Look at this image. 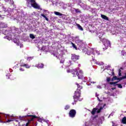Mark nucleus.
<instances>
[{
  "instance_id": "nucleus-1",
  "label": "nucleus",
  "mask_w": 126,
  "mask_h": 126,
  "mask_svg": "<svg viewBox=\"0 0 126 126\" xmlns=\"http://www.w3.org/2000/svg\"><path fill=\"white\" fill-rule=\"evenodd\" d=\"M21 121H24L23 119L27 118L28 119V123L26 124L25 126H36L38 125L37 122H35V124L34 123L35 119H38V117L36 115H28L27 116H19V117Z\"/></svg>"
},
{
  "instance_id": "nucleus-2",
  "label": "nucleus",
  "mask_w": 126,
  "mask_h": 126,
  "mask_svg": "<svg viewBox=\"0 0 126 126\" xmlns=\"http://www.w3.org/2000/svg\"><path fill=\"white\" fill-rule=\"evenodd\" d=\"M26 4L28 7L32 6L35 9H40V5L37 3L35 0H26Z\"/></svg>"
},
{
  "instance_id": "nucleus-3",
  "label": "nucleus",
  "mask_w": 126,
  "mask_h": 126,
  "mask_svg": "<svg viewBox=\"0 0 126 126\" xmlns=\"http://www.w3.org/2000/svg\"><path fill=\"white\" fill-rule=\"evenodd\" d=\"M80 95H81V91H75L74 94L73 95L74 102H76V100H78V99L80 98Z\"/></svg>"
},
{
  "instance_id": "nucleus-4",
  "label": "nucleus",
  "mask_w": 126,
  "mask_h": 126,
  "mask_svg": "<svg viewBox=\"0 0 126 126\" xmlns=\"http://www.w3.org/2000/svg\"><path fill=\"white\" fill-rule=\"evenodd\" d=\"M66 71L68 73H72L73 75V77H76L77 75V73L78 72V71L76 69H68L66 70Z\"/></svg>"
},
{
  "instance_id": "nucleus-5",
  "label": "nucleus",
  "mask_w": 126,
  "mask_h": 126,
  "mask_svg": "<svg viewBox=\"0 0 126 126\" xmlns=\"http://www.w3.org/2000/svg\"><path fill=\"white\" fill-rule=\"evenodd\" d=\"M68 115L70 118H75V116H76V110L74 109H71L69 111Z\"/></svg>"
},
{
  "instance_id": "nucleus-6",
  "label": "nucleus",
  "mask_w": 126,
  "mask_h": 126,
  "mask_svg": "<svg viewBox=\"0 0 126 126\" xmlns=\"http://www.w3.org/2000/svg\"><path fill=\"white\" fill-rule=\"evenodd\" d=\"M103 45L105 46V47H103V51H105V50H107L108 49V47H111V42L109 40H106L105 43H103Z\"/></svg>"
},
{
  "instance_id": "nucleus-7",
  "label": "nucleus",
  "mask_w": 126,
  "mask_h": 126,
  "mask_svg": "<svg viewBox=\"0 0 126 126\" xmlns=\"http://www.w3.org/2000/svg\"><path fill=\"white\" fill-rule=\"evenodd\" d=\"M77 76H78V79H83V78H84V77L83 76V71H82V70H80L78 72Z\"/></svg>"
},
{
  "instance_id": "nucleus-8",
  "label": "nucleus",
  "mask_w": 126,
  "mask_h": 126,
  "mask_svg": "<svg viewBox=\"0 0 126 126\" xmlns=\"http://www.w3.org/2000/svg\"><path fill=\"white\" fill-rule=\"evenodd\" d=\"M71 60L73 62H76V61H78V60H79V56L75 54H72Z\"/></svg>"
},
{
  "instance_id": "nucleus-9",
  "label": "nucleus",
  "mask_w": 126,
  "mask_h": 126,
  "mask_svg": "<svg viewBox=\"0 0 126 126\" xmlns=\"http://www.w3.org/2000/svg\"><path fill=\"white\" fill-rule=\"evenodd\" d=\"M2 120V117L1 116H0V123L1 124H6V123H10V122H12V120H8L7 121H3Z\"/></svg>"
},
{
  "instance_id": "nucleus-10",
  "label": "nucleus",
  "mask_w": 126,
  "mask_h": 126,
  "mask_svg": "<svg viewBox=\"0 0 126 126\" xmlns=\"http://www.w3.org/2000/svg\"><path fill=\"white\" fill-rule=\"evenodd\" d=\"M20 66H23V67H26V68H30L31 66L28 64H21Z\"/></svg>"
},
{
  "instance_id": "nucleus-11",
  "label": "nucleus",
  "mask_w": 126,
  "mask_h": 126,
  "mask_svg": "<svg viewBox=\"0 0 126 126\" xmlns=\"http://www.w3.org/2000/svg\"><path fill=\"white\" fill-rule=\"evenodd\" d=\"M76 85L77 86V91H81L80 90L82 89V86L78 84V83H76Z\"/></svg>"
},
{
  "instance_id": "nucleus-12",
  "label": "nucleus",
  "mask_w": 126,
  "mask_h": 126,
  "mask_svg": "<svg viewBox=\"0 0 126 126\" xmlns=\"http://www.w3.org/2000/svg\"><path fill=\"white\" fill-rule=\"evenodd\" d=\"M101 17L103 19H104L105 20H107V21H109V18L107 17V16L104 15H101Z\"/></svg>"
},
{
  "instance_id": "nucleus-13",
  "label": "nucleus",
  "mask_w": 126,
  "mask_h": 126,
  "mask_svg": "<svg viewBox=\"0 0 126 126\" xmlns=\"http://www.w3.org/2000/svg\"><path fill=\"white\" fill-rule=\"evenodd\" d=\"M119 81H117L116 82H110L109 83V84H110V85H113V86L115 87V86H117V83H119Z\"/></svg>"
},
{
  "instance_id": "nucleus-14",
  "label": "nucleus",
  "mask_w": 126,
  "mask_h": 126,
  "mask_svg": "<svg viewBox=\"0 0 126 126\" xmlns=\"http://www.w3.org/2000/svg\"><path fill=\"white\" fill-rule=\"evenodd\" d=\"M97 110H98V108H94L93 109L92 111H91V114L92 115H95Z\"/></svg>"
},
{
  "instance_id": "nucleus-15",
  "label": "nucleus",
  "mask_w": 126,
  "mask_h": 126,
  "mask_svg": "<svg viewBox=\"0 0 126 126\" xmlns=\"http://www.w3.org/2000/svg\"><path fill=\"white\" fill-rule=\"evenodd\" d=\"M36 66L38 67V68H43V67H44V64L39 63L38 64L36 65Z\"/></svg>"
},
{
  "instance_id": "nucleus-16",
  "label": "nucleus",
  "mask_w": 126,
  "mask_h": 126,
  "mask_svg": "<svg viewBox=\"0 0 126 126\" xmlns=\"http://www.w3.org/2000/svg\"><path fill=\"white\" fill-rule=\"evenodd\" d=\"M121 124H123V125H126V117L123 118L121 121Z\"/></svg>"
},
{
  "instance_id": "nucleus-17",
  "label": "nucleus",
  "mask_w": 126,
  "mask_h": 126,
  "mask_svg": "<svg viewBox=\"0 0 126 126\" xmlns=\"http://www.w3.org/2000/svg\"><path fill=\"white\" fill-rule=\"evenodd\" d=\"M41 16L45 18L46 21H49V19L46 16V15H44V14H41Z\"/></svg>"
},
{
  "instance_id": "nucleus-18",
  "label": "nucleus",
  "mask_w": 126,
  "mask_h": 126,
  "mask_svg": "<svg viewBox=\"0 0 126 126\" xmlns=\"http://www.w3.org/2000/svg\"><path fill=\"white\" fill-rule=\"evenodd\" d=\"M71 44L72 45V47H73L74 49H75V50H77V47H76V45H75L74 43H73V42H71Z\"/></svg>"
},
{
  "instance_id": "nucleus-19",
  "label": "nucleus",
  "mask_w": 126,
  "mask_h": 126,
  "mask_svg": "<svg viewBox=\"0 0 126 126\" xmlns=\"http://www.w3.org/2000/svg\"><path fill=\"white\" fill-rule=\"evenodd\" d=\"M54 13L56 14V15H58L59 16H62V15H63V14L59 12H54Z\"/></svg>"
},
{
  "instance_id": "nucleus-20",
  "label": "nucleus",
  "mask_w": 126,
  "mask_h": 126,
  "mask_svg": "<svg viewBox=\"0 0 126 126\" xmlns=\"http://www.w3.org/2000/svg\"><path fill=\"white\" fill-rule=\"evenodd\" d=\"M77 27L78 28V29H79V30H81V31H83V28H82V27H81V26H80V25L78 24Z\"/></svg>"
},
{
  "instance_id": "nucleus-21",
  "label": "nucleus",
  "mask_w": 126,
  "mask_h": 126,
  "mask_svg": "<svg viewBox=\"0 0 126 126\" xmlns=\"http://www.w3.org/2000/svg\"><path fill=\"white\" fill-rule=\"evenodd\" d=\"M10 79H11V80H14V79H15V77H14V76H13V75H10L9 76V78Z\"/></svg>"
},
{
  "instance_id": "nucleus-22",
  "label": "nucleus",
  "mask_w": 126,
  "mask_h": 126,
  "mask_svg": "<svg viewBox=\"0 0 126 126\" xmlns=\"http://www.w3.org/2000/svg\"><path fill=\"white\" fill-rule=\"evenodd\" d=\"M126 79V77L125 76L121 77V78H117V80H119V81H121V80H123V79Z\"/></svg>"
},
{
  "instance_id": "nucleus-23",
  "label": "nucleus",
  "mask_w": 126,
  "mask_h": 126,
  "mask_svg": "<svg viewBox=\"0 0 126 126\" xmlns=\"http://www.w3.org/2000/svg\"><path fill=\"white\" fill-rule=\"evenodd\" d=\"M0 115H4L5 117V119H7L8 117H9V115L8 114H5L3 113H0Z\"/></svg>"
},
{
  "instance_id": "nucleus-24",
  "label": "nucleus",
  "mask_w": 126,
  "mask_h": 126,
  "mask_svg": "<svg viewBox=\"0 0 126 126\" xmlns=\"http://www.w3.org/2000/svg\"><path fill=\"white\" fill-rule=\"evenodd\" d=\"M0 27L1 28H6L7 26L6 25H4V24H1Z\"/></svg>"
},
{
  "instance_id": "nucleus-25",
  "label": "nucleus",
  "mask_w": 126,
  "mask_h": 126,
  "mask_svg": "<svg viewBox=\"0 0 126 126\" xmlns=\"http://www.w3.org/2000/svg\"><path fill=\"white\" fill-rule=\"evenodd\" d=\"M70 108V106L69 105H66L64 107V110H66V111L69 109Z\"/></svg>"
},
{
  "instance_id": "nucleus-26",
  "label": "nucleus",
  "mask_w": 126,
  "mask_h": 126,
  "mask_svg": "<svg viewBox=\"0 0 126 126\" xmlns=\"http://www.w3.org/2000/svg\"><path fill=\"white\" fill-rule=\"evenodd\" d=\"M30 38H31V39H35V36L34 35V34L31 33L30 34Z\"/></svg>"
},
{
  "instance_id": "nucleus-27",
  "label": "nucleus",
  "mask_w": 126,
  "mask_h": 126,
  "mask_svg": "<svg viewBox=\"0 0 126 126\" xmlns=\"http://www.w3.org/2000/svg\"><path fill=\"white\" fill-rule=\"evenodd\" d=\"M106 81H107V82H110V81H111V78L107 77L106 78Z\"/></svg>"
},
{
  "instance_id": "nucleus-28",
  "label": "nucleus",
  "mask_w": 126,
  "mask_h": 126,
  "mask_svg": "<svg viewBox=\"0 0 126 126\" xmlns=\"http://www.w3.org/2000/svg\"><path fill=\"white\" fill-rule=\"evenodd\" d=\"M117 85L118 87V88H123V86L121 84H117Z\"/></svg>"
},
{
  "instance_id": "nucleus-29",
  "label": "nucleus",
  "mask_w": 126,
  "mask_h": 126,
  "mask_svg": "<svg viewBox=\"0 0 126 126\" xmlns=\"http://www.w3.org/2000/svg\"><path fill=\"white\" fill-rule=\"evenodd\" d=\"M75 11L77 13H81V11L80 10H79V9H77L75 10Z\"/></svg>"
},
{
  "instance_id": "nucleus-30",
  "label": "nucleus",
  "mask_w": 126,
  "mask_h": 126,
  "mask_svg": "<svg viewBox=\"0 0 126 126\" xmlns=\"http://www.w3.org/2000/svg\"><path fill=\"white\" fill-rule=\"evenodd\" d=\"M106 106V104H104L103 106H101L100 108H99V109L100 111H102V110H103V109H104V107Z\"/></svg>"
},
{
  "instance_id": "nucleus-31",
  "label": "nucleus",
  "mask_w": 126,
  "mask_h": 126,
  "mask_svg": "<svg viewBox=\"0 0 126 126\" xmlns=\"http://www.w3.org/2000/svg\"><path fill=\"white\" fill-rule=\"evenodd\" d=\"M31 60H33V57H28V61H31Z\"/></svg>"
},
{
  "instance_id": "nucleus-32",
  "label": "nucleus",
  "mask_w": 126,
  "mask_h": 126,
  "mask_svg": "<svg viewBox=\"0 0 126 126\" xmlns=\"http://www.w3.org/2000/svg\"><path fill=\"white\" fill-rule=\"evenodd\" d=\"M113 78H114V80H118V77L116 76H114Z\"/></svg>"
},
{
  "instance_id": "nucleus-33",
  "label": "nucleus",
  "mask_w": 126,
  "mask_h": 126,
  "mask_svg": "<svg viewBox=\"0 0 126 126\" xmlns=\"http://www.w3.org/2000/svg\"><path fill=\"white\" fill-rule=\"evenodd\" d=\"M20 71H24L25 70L23 69V68H20Z\"/></svg>"
},
{
  "instance_id": "nucleus-34",
  "label": "nucleus",
  "mask_w": 126,
  "mask_h": 126,
  "mask_svg": "<svg viewBox=\"0 0 126 126\" xmlns=\"http://www.w3.org/2000/svg\"><path fill=\"white\" fill-rule=\"evenodd\" d=\"M64 63V60L60 61V63Z\"/></svg>"
},
{
  "instance_id": "nucleus-35",
  "label": "nucleus",
  "mask_w": 126,
  "mask_h": 126,
  "mask_svg": "<svg viewBox=\"0 0 126 126\" xmlns=\"http://www.w3.org/2000/svg\"><path fill=\"white\" fill-rule=\"evenodd\" d=\"M97 114H99V113H101V110L99 109L97 111Z\"/></svg>"
},
{
  "instance_id": "nucleus-36",
  "label": "nucleus",
  "mask_w": 126,
  "mask_h": 126,
  "mask_svg": "<svg viewBox=\"0 0 126 126\" xmlns=\"http://www.w3.org/2000/svg\"><path fill=\"white\" fill-rule=\"evenodd\" d=\"M118 74H119V76H122V73L121 72H119Z\"/></svg>"
},
{
  "instance_id": "nucleus-37",
  "label": "nucleus",
  "mask_w": 126,
  "mask_h": 126,
  "mask_svg": "<svg viewBox=\"0 0 126 126\" xmlns=\"http://www.w3.org/2000/svg\"><path fill=\"white\" fill-rule=\"evenodd\" d=\"M16 123H18L19 126L20 125V123L18 122V120H15Z\"/></svg>"
},
{
  "instance_id": "nucleus-38",
  "label": "nucleus",
  "mask_w": 126,
  "mask_h": 126,
  "mask_svg": "<svg viewBox=\"0 0 126 126\" xmlns=\"http://www.w3.org/2000/svg\"><path fill=\"white\" fill-rule=\"evenodd\" d=\"M111 89H112V90H115L116 89V87H115V88H112Z\"/></svg>"
},
{
  "instance_id": "nucleus-39",
  "label": "nucleus",
  "mask_w": 126,
  "mask_h": 126,
  "mask_svg": "<svg viewBox=\"0 0 126 126\" xmlns=\"http://www.w3.org/2000/svg\"><path fill=\"white\" fill-rule=\"evenodd\" d=\"M96 118H98V115H96L94 117V119H96Z\"/></svg>"
},
{
  "instance_id": "nucleus-40",
  "label": "nucleus",
  "mask_w": 126,
  "mask_h": 126,
  "mask_svg": "<svg viewBox=\"0 0 126 126\" xmlns=\"http://www.w3.org/2000/svg\"><path fill=\"white\" fill-rule=\"evenodd\" d=\"M111 80V81H114V80H115V79L113 78H112Z\"/></svg>"
},
{
  "instance_id": "nucleus-41",
  "label": "nucleus",
  "mask_w": 126,
  "mask_h": 126,
  "mask_svg": "<svg viewBox=\"0 0 126 126\" xmlns=\"http://www.w3.org/2000/svg\"><path fill=\"white\" fill-rule=\"evenodd\" d=\"M122 72V70H121V69H119V72Z\"/></svg>"
},
{
  "instance_id": "nucleus-42",
  "label": "nucleus",
  "mask_w": 126,
  "mask_h": 126,
  "mask_svg": "<svg viewBox=\"0 0 126 126\" xmlns=\"http://www.w3.org/2000/svg\"><path fill=\"white\" fill-rule=\"evenodd\" d=\"M39 122H41V120H38Z\"/></svg>"
},
{
  "instance_id": "nucleus-43",
  "label": "nucleus",
  "mask_w": 126,
  "mask_h": 126,
  "mask_svg": "<svg viewBox=\"0 0 126 126\" xmlns=\"http://www.w3.org/2000/svg\"><path fill=\"white\" fill-rule=\"evenodd\" d=\"M72 105H74V103H72Z\"/></svg>"
},
{
  "instance_id": "nucleus-44",
  "label": "nucleus",
  "mask_w": 126,
  "mask_h": 126,
  "mask_svg": "<svg viewBox=\"0 0 126 126\" xmlns=\"http://www.w3.org/2000/svg\"><path fill=\"white\" fill-rule=\"evenodd\" d=\"M0 17H1V15H0Z\"/></svg>"
},
{
  "instance_id": "nucleus-45",
  "label": "nucleus",
  "mask_w": 126,
  "mask_h": 126,
  "mask_svg": "<svg viewBox=\"0 0 126 126\" xmlns=\"http://www.w3.org/2000/svg\"><path fill=\"white\" fill-rule=\"evenodd\" d=\"M82 44H83V43L82 42H81Z\"/></svg>"
}]
</instances>
